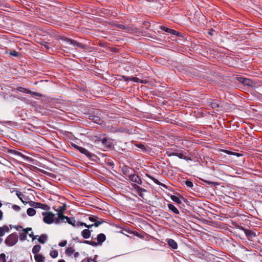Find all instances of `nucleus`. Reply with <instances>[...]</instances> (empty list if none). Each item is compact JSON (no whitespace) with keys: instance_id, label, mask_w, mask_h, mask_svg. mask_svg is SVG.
<instances>
[{"instance_id":"obj_56","label":"nucleus","mask_w":262,"mask_h":262,"mask_svg":"<svg viewBox=\"0 0 262 262\" xmlns=\"http://www.w3.org/2000/svg\"><path fill=\"white\" fill-rule=\"evenodd\" d=\"M209 34H210L211 35H212V33L211 32H209Z\"/></svg>"},{"instance_id":"obj_8","label":"nucleus","mask_w":262,"mask_h":262,"mask_svg":"<svg viewBox=\"0 0 262 262\" xmlns=\"http://www.w3.org/2000/svg\"><path fill=\"white\" fill-rule=\"evenodd\" d=\"M90 119L96 123H97L98 124H102V120L101 119L100 117L98 116L91 115L90 116Z\"/></svg>"},{"instance_id":"obj_31","label":"nucleus","mask_w":262,"mask_h":262,"mask_svg":"<svg viewBox=\"0 0 262 262\" xmlns=\"http://www.w3.org/2000/svg\"><path fill=\"white\" fill-rule=\"evenodd\" d=\"M67 43L70 45H73L74 46H76V42L74 40L68 39H67Z\"/></svg>"},{"instance_id":"obj_20","label":"nucleus","mask_w":262,"mask_h":262,"mask_svg":"<svg viewBox=\"0 0 262 262\" xmlns=\"http://www.w3.org/2000/svg\"><path fill=\"white\" fill-rule=\"evenodd\" d=\"M27 213L29 216H32L36 214V211L33 208H29L27 210Z\"/></svg>"},{"instance_id":"obj_41","label":"nucleus","mask_w":262,"mask_h":262,"mask_svg":"<svg viewBox=\"0 0 262 262\" xmlns=\"http://www.w3.org/2000/svg\"><path fill=\"white\" fill-rule=\"evenodd\" d=\"M102 223V222H101V221H97V222H96L93 225L94 226H95V227H98L100 224H101Z\"/></svg>"},{"instance_id":"obj_57","label":"nucleus","mask_w":262,"mask_h":262,"mask_svg":"<svg viewBox=\"0 0 262 262\" xmlns=\"http://www.w3.org/2000/svg\"><path fill=\"white\" fill-rule=\"evenodd\" d=\"M45 47H46V48H47V49H49V47H48V46H45Z\"/></svg>"},{"instance_id":"obj_32","label":"nucleus","mask_w":262,"mask_h":262,"mask_svg":"<svg viewBox=\"0 0 262 262\" xmlns=\"http://www.w3.org/2000/svg\"><path fill=\"white\" fill-rule=\"evenodd\" d=\"M134 186L135 189L136 190H137L139 192H141L142 191H144V189H143L142 188H140L139 186H138L137 185H134Z\"/></svg>"},{"instance_id":"obj_33","label":"nucleus","mask_w":262,"mask_h":262,"mask_svg":"<svg viewBox=\"0 0 262 262\" xmlns=\"http://www.w3.org/2000/svg\"><path fill=\"white\" fill-rule=\"evenodd\" d=\"M185 184L187 186H188V187H190V188H191L193 186V183L190 181L187 180V181H185Z\"/></svg>"},{"instance_id":"obj_39","label":"nucleus","mask_w":262,"mask_h":262,"mask_svg":"<svg viewBox=\"0 0 262 262\" xmlns=\"http://www.w3.org/2000/svg\"><path fill=\"white\" fill-rule=\"evenodd\" d=\"M67 241H63L59 243L58 245L60 247H64L67 245Z\"/></svg>"},{"instance_id":"obj_26","label":"nucleus","mask_w":262,"mask_h":262,"mask_svg":"<svg viewBox=\"0 0 262 262\" xmlns=\"http://www.w3.org/2000/svg\"><path fill=\"white\" fill-rule=\"evenodd\" d=\"M47 238L46 235L43 234L41 235L39 238H38V242L41 244H44L45 243V240Z\"/></svg>"},{"instance_id":"obj_4","label":"nucleus","mask_w":262,"mask_h":262,"mask_svg":"<svg viewBox=\"0 0 262 262\" xmlns=\"http://www.w3.org/2000/svg\"><path fill=\"white\" fill-rule=\"evenodd\" d=\"M122 79H123L125 81H128L129 80H130V81H133L135 82H138V83H146V80H141L139 78H137V77H125V76H123L122 77Z\"/></svg>"},{"instance_id":"obj_7","label":"nucleus","mask_w":262,"mask_h":262,"mask_svg":"<svg viewBox=\"0 0 262 262\" xmlns=\"http://www.w3.org/2000/svg\"><path fill=\"white\" fill-rule=\"evenodd\" d=\"M67 207V206L66 204H63L62 206H60L59 209L57 210H56V211L57 212V215L59 217V218H61L63 216V212L66 210Z\"/></svg>"},{"instance_id":"obj_12","label":"nucleus","mask_w":262,"mask_h":262,"mask_svg":"<svg viewBox=\"0 0 262 262\" xmlns=\"http://www.w3.org/2000/svg\"><path fill=\"white\" fill-rule=\"evenodd\" d=\"M167 244L169 247L173 249H176L178 247L177 243L173 239H168L167 241Z\"/></svg>"},{"instance_id":"obj_44","label":"nucleus","mask_w":262,"mask_h":262,"mask_svg":"<svg viewBox=\"0 0 262 262\" xmlns=\"http://www.w3.org/2000/svg\"><path fill=\"white\" fill-rule=\"evenodd\" d=\"M138 147H139V148H140L141 149H145V146L143 144H139L138 145Z\"/></svg>"},{"instance_id":"obj_30","label":"nucleus","mask_w":262,"mask_h":262,"mask_svg":"<svg viewBox=\"0 0 262 262\" xmlns=\"http://www.w3.org/2000/svg\"><path fill=\"white\" fill-rule=\"evenodd\" d=\"M27 238V235L25 233H22L19 234V239L21 241H25Z\"/></svg>"},{"instance_id":"obj_19","label":"nucleus","mask_w":262,"mask_h":262,"mask_svg":"<svg viewBox=\"0 0 262 262\" xmlns=\"http://www.w3.org/2000/svg\"><path fill=\"white\" fill-rule=\"evenodd\" d=\"M101 142L102 144L105 145L106 147H110L111 146L112 143L111 140L108 139L103 138L102 139Z\"/></svg>"},{"instance_id":"obj_29","label":"nucleus","mask_w":262,"mask_h":262,"mask_svg":"<svg viewBox=\"0 0 262 262\" xmlns=\"http://www.w3.org/2000/svg\"><path fill=\"white\" fill-rule=\"evenodd\" d=\"M211 106L213 108H218L220 107V104L217 102L214 101L211 102Z\"/></svg>"},{"instance_id":"obj_3","label":"nucleus","mask_w":262,"mask_h":262,"mask_svg":"<svg viewBox=\"0 0 262 262\" xmlns=\"http://www.w3.org/2000/svg\"><path fill=\"white\" fill-rule=\"evenodd\" d=\"M29 205L33 208H40L46 211H49L50 209V207L48 205L38 202L31 201Z\"/></svg>"},{"instance_id":"obj_42","label":"nucleus","mask_w":262,"mask_h":262,"mask_svg":"<svg viewBox=\"0 0 262 262\" xmlns=\"http://www.w3.org/2000/svg\"><path fill=\"white\" fill-rule=\"evenodd\" d=\"M161 29L166 32H167L168 31V30H169V28L163 26H161Z\"/></svg>"},{"instance_id":"obj_46","label":"nucleus","mask_w":262,"mask_h":262,"mask_svg":"<svg viewBox=\"0 0 262 262\" xmlns=\"http://www.w3.org/2000/svg\"><path fill=\"white\" fill-rule=\"evenodd\" d=\"M19 90L20 91V92H26L27 93V91H26V90L24 89V88H20Z\"/></svg>"},{"instance_id":"obj_52","label":"nucleus","mask_w":262,"mask_h":262,"mask_svg":"<svg viewBox=\"0 0 262 262\" xmlns=\"http://www.w3.org/2000/svg\"><path fill=\"white\" fill-rule=\"evenodd\" d=\"M58 262H66L63 259H60L58 261Z\"/></svg>"},{"instance_id":"obj_17","label":"nucleus","mask_w":262,"mask_h":262,"mask_svg":"<svg viewBox=\"0 0 262 262\" xmlns=\"http://www.w3.org/2000/svg\"><path fill=\"white\" fill-rule=\"evenodd\" d=\"M34 259L36 262H45V258L41 254H36Z\"/></svg>"},{"instance_id":"obj_35","label":"nucleus","mask_w":262,"mask_h":262,"mask_svg":"<svg viewBox=\"0 0 262 262\" xmlns=\"http://www.w3.org/2000/svg\"><path fill=\"white\" fill-rule=\"evenodd\" d=\"M168 33H170V34H174V35H177L178 34V32L174 30H172V29H169V30H168Z\"/></svg>"},{"instance_id":"obj_13","label":"nucleus","mask_w":262,"mask_h":262,"mask_svg":"<svg viewBox=\"0 0 262 262\" xmlns=\"http://www.w3.org/2000/svg\"><path fill=\"white\" fill-rule=\"evenodd\" d=\"M77 148L78 149L79 151L82 154L86 155L88 157L91 156V153L86 149L82 147L78 146H77Z\"/></svg>"},{"instance_id":"obj_25","label":"nucleus","mask_w":262,"mask_h":262,"mask_svg":"<svg viewBox=\"0 0 262 262\" xmlns=\"http://www.w3.org/2000/svg\"><path fill=\"white\" fill-rule=\"evenodd\" d=\"M50 255L52 258H55L58 256V253L57 250H52L50 252Z\"/></svg>"},{"instance_id":"obj_15","label":"nucleus","mask_w":262,"mask_h":262,"mask_svg":"<svg viewBox=\"0 0 262 262\" xmlns=\"http://www.w3.org/2000/svg\"><path fill=\"white\" fill-rule=\"evenodd\" d=\"M81 235L84 238H88L91 235V232L89 229H84L81 232Z\"/></svg>"},{"instance_id":"obj_43","label":"nucleus","mask_w":262,"mask_h":262,"mask_svg":"<svg viewBox=\"0 0 262 262\" xmlns=\"http://www.w3.org/2000/svg\"><path fill=\"white\" fill-rule=\"evenodd\" d=\"M27 93L32 94V95H36V96H40V94H38L37 93L32 92L31 91H27Z\"/></svg>"},{"instance_id":"obj_49","label":"nucleus","mask_w":262,"mask_h":262,"mask_svg":"<svg viewBox=\"0 0 262 262\" xmlns=\"http://www.w3.org/2000/svg\"><path fill=\"white\" fill-rule=\"evenodd\" d=\"M76 45L77 47H79V48H82V45L80 43H77V42H76Z\"/></svg>"},{"instance_id":"obj_53","label":"nucleus","mask_w":262,"mask_h":262,"mask_svg":"<svg viewBox=\"0 0 262 262\" xmlns=\"http://www.w3.org/2000/svg\"><path fill=\"white\" fill-rule=\"evenodd\" d=\"M3 239L2 238H0V244L2 243Z\"/></svg>"},{"instance_id":"obj_6","label":"nucleus","mask_w":262,"mask_h":262,"mask_svg":"<svg viewBox=\"0 0 262 262\" xmlns=\"http://www.w3.org/2000/svg\"><path fill=\"white\" fill-rule=\"evenodd\" d=\"M240 81L245 85H248L250 86H255V83L250 80V79L245 78H241Z\"/></svg>"},{"instance_id":"obj_54","label":"nucleus","mask_w":262,"mask_h":262,"mask_svg":"<svg viewBox=\"0 0 262 262\" xmlns=\"http://www.w3.org/2000/svg\"><path fill=\"white\" fill-rule=\"evenodd\" d=\"M2 204L1 203V202H0V208L2 207Z\"/></svg>"},{"instance_id":"obj_47","label":"nucleus","mask_w":262,"mask_h":262,"mask_svg":"<svg viewBox=\"0 0 262 262\" xmlns=\"http://www.w3.org/2000/svg\"><path fill=\"white\" fill-rule=\"evenodd\" d=\"M3 213L1 210H0V221L3 219Z\"/></svg>"},{"instance_id":"obj_23","label":"nucleus","mask_w":262,"mask_h":262,"mask_svg":"<svg viewBox=\"0 0 262 262\" xmlns=\"http://www.w3.org/2000/svg\"><path fill=\"white\" fill-rule=\"evenodd\" d=\"M75 252V250L72 247H69L67 249L66 253L69 256H71Z\"/></svg>"},{"instance_id":"obj_14","label":"nucleus","mask_w":262,"mask_h":262,"mask_svg":"<svg viewBox=\"0 0 262 262\" xmlns=\"http://www.w3.org/2000/svg\"><path fill=\"white\" fill-rule=\"evenodd\" d=\"M244 231L246 236L249 238H252L255 236V234L250 230L244 229Z\"/></svg>"},{"instance_id":"obj_10","label":"nucleus","mask_w":262,"mask_h":262,"mask_svg":"<svg viewBox=\"0 0 262 262\" xmlns=\"http://www.w3.org/2000/svg\"><path fill=\"white\" fill-rule=\"evenodd\" d=\"M10 228V226L9 227L6 225L0 227V237L4 236L5 232H8Z\"/></svg>"},{"instance_id":"obj_28","label":"nucleus","mask_w":262,"mask_h":262,"mask_svg":"<svg viewBox=\"0 0 262 262\" xmlns=\"http://www.w3.org/2000/svg\"><path fill=\"white\" fill-rule=\"evenodd\" d=\"M85 226L86 227H87L88 228H91L92 226H94L93 224H92V225H86L85 223H81V222H78L76 224V226Z\"/></svg>"},{"instance_id":"obj_1","label":"nucleus","mask_w":262,"mask_h":262,"mask_svg":"<svg viewBox=\"0 0 262 262\" xmlns=\"http://www.w3.org/2000/svg\"><path fill=\"white\" fill-rule=\"evenodd\" d=\"M41 214L43 216L42 220L43 222L47 224H51L53 223L59 224L60 223V218H59L58 216L56 217V214L52 212H43Z\"/></svg>"},{"instance_id":"obj_9","label":"nucleus","mask_w":262,"mask_h":262,"mask_svg":"<svg viewBox=\"0 0 262 262\" xmlns=\"http://www.w3.org/2000/svg\"><path fill=\"white\" fill-rule=\"evenodd\" d=\"M129 180L132 181L133 182H135L138 184H141L142 183V181L140 178L136 174H132L129 176Z\"/></svg>"},{"instance_id":"obj_22","label":"nucleus","mask_w":262,"mask_h":262,"mask_svg":"<svg viewBox=\"0 0 262 262\" xmlns=\"http://www.w3.org/2000/svg\"><path fill=\"white\" fill-rule=\"evenodd\" d=\"M41 246L39 245H35L32 248V253L34 254L37 253L40 250Z\"/></svg>"},{"instance_id":"obj_36","label":"nucleus","mask_w":262,"mask_h":262,"mask_svg":"<svg viewBox=\"0 0 262 262\" xmlns=\"http://www.w3.org/2000/svg\"><path fill=\"white\" fill-rule=\"evenodd\" d=\"M10 54L12 56L17 57L18 56V53L16 51H12L10 52Z\"/></svg>"},{"instance_id":"obj_27","label":"nucleus","mask_w":262,"mask_h":262,"mask_svg":"<svg viewBox=\"0 0 262 262\" xmlns=\"http://www.w3.org/2000/svg\"><path fill=\"white\" fill-rule=\"evenodd\" d=\"M6 254L5 253H1L0 254V262H11V261H6Z\"/></svg>"},{"instance_id":"obj_16","label":"nucleus","mask_w":262,"mask_h":262,"mask_svg":"<svg viewBox=\"0 0 262 262\" xmlns=\"http://www.w3.org/2000/svg\"><path fill=\"white\" fill-rule=\"evenodd\" d=\"M106 239L105 235L103 233H100L98 235L97 239L99 243L101 244L103 243Z\"/></svg>"},{"instance_id":"obj_55","label":"nucleus","mask_w":262,"mask_h":262,"mask_svg":"<svg viewBox=\"0 0 262 262\" xmlns=\"http://www.w3.org/2000/svg\"><path fill=\"white\" fill-rule=\"evenodd\" d=\"M207 183H208V184H211V182H209V181H207Z\"/></svg>"},{"instance_id":"obj_5","label":"nucleus","mask_w":262,"mask_h":262,"mask_svg":"<svg viewBox=\"0 0 262 262\" xmlns=\"http://www.w3.org/2000/svg\"><path fill=\"white\" fill-rule=\"evenodd\" d=\"M60 223L68 222L69 224L75 226V220L73 217H69L68 216H63L61 218H60Z\"/></svg>"},{"instance_id":"obj_34","label":"nucleus","mask_w":262,"mask_h":262,"mask_svg":"<svg viewBox=\"0 0 262 262\" xmlns=\"http://www.w3.org/2000/svg\"><path fill=\"white\" fill-rule=\"evenodd\" d=\"M84 243H85V244H89V245H91L92 246H96L97 245V244L96 242H90V241H85L84 242Z\"/></svg>"},{"instance_id":"obj_45","label":"nucleus","mask_w":262,"mask_h":262,"mask_svg":"<svg viewBox=\"0 0 262 262\" xmlns=\"http://www.w3.org/2000/svg\"><path fill=\"white\" fill-rule=\"evenodd\" d=\"M73 254H74V257H75V258H77L79 255V253L77 252H75Z\"/></svg>"},{"instance_id":"obj_18","label":"nucleus","mask_w":262,"mask_h":262,"mask_svg":"<svg viewBox=\"0 0 262 262\" xmlns=\"http://www.w3.org/2000/svg\"><path fill=\"white\" fill-rule=\"evenodd\" d=\"M168 208L174 213L177 214H179V211L173 205L169 204L168 205Z\"/></svg>"},{"instance_id":"obj_40","label":"nucleus","mask_w":262,"mask_h":262,"mask_svg":"<svg viewBox=\"0 0 262 262\" xmlns=\"http://www.w3.org/2000/svg\"><path fill=\"white\" fill-rule=\"evenodd\" d=\"M178 152H167V154L169 156H177Z\"/></svg>"},{"instance_id":"obj_50","label":"nucleus","mask_w":262,"mask_h":262,"mask_svg":"<svg viewBox=\"0 0 262 262\" xmlns=\"http://www.w3.org/2000/svg\"><path fill=\"white\" fill-rule=\"evenodd\" d=\"M89 219H90V221H91L92 222H94V220H95L94 219L93 217H90Z\"/></svg>"},{"instance_id":"obj_21","label":"nucleus","mask_w":262,"mask_h":262,"mask_svg":"<svg viewBox=\"0 0 262 262\" xmlns=\"http://www.w3.org/2000/svg\"><path fill=\"white\" fill-rule=\"evenodd\" d=\"M177 157H178L180 159H185L187 161L191 160V159L190 158H188V157H187L183 152H178L177 154Z\"/></svg>"},{"instance_id":"obj_37","label":"nucleus","mask_w":262,"mask_h":262,"mask_svg":"<svg viewBox=\"0 0 262 262\" xmlns=\"http://www.w3.org/2000/svg\"><path fill=\"white\" fill-rule=\"evenodd\" d=\"M16 194L18 196V198L21 200V201L23 203H24V201L23 200L22 198H21V195H22L21 193L19 191H16Z\"/></svg>"},{"instance_id":"obj_48","label":"nucleus","mask_w":262,"mask_h":262,"mask_svg":"<svg viewBox=\"0 0 262 262\" xmlns=\"http://www.w3.org/2000/svg\"><path fill=\"white\" fill-rule=\"evenodd\" d=\"M88 262H95V260L92 258H88Z\"/></svg>"},{"instance_id":"obj_2","label":"nucleus","mask_w":262,"mask_h":262,"mask_svg":"<svg viewBox=\"0 0 262 262\" xmlns=\"http://www.w3.org/2000/svg\"><path fill=\"white\" fill-rule=\"evenodd\" d=\"M18 242V236L16 234L9 235L5 239V243L8 246H13Z\"/></svg>"},{"instance_id":"obj_11","label":"nucleus","mask_w":262,"mask_h":262,"mask_svg":"<svg viewBox=\"0 0 262 262\" xmlns=\"http://www.w3.org/2000/svg\"><path fill=\"white\" fill-rule=\"evenodd\" d=\"M23 231L25 232L24 233L26 234V233L28 234L29 236L32 238L33 240L35 239L36 236H34L33 235V232H32V229L31 228H27L26 229H24Z\"/></svg>"},{"instance_id":"obj_51","label":"nucleus","mask_w":262,"mask_h":262,"mask_svg":"<svg viewBox=\"0 0 262 262\" xmlns=\"http://www.w3.org/2000/svg\"><path fill=\"white\" fill-rule=\"evenodd\" d=\"M16 229L18 230L19 228H21V226H17L15 227Z\"/></svg>"},{"instance_id":"obj_24","label":"nucleus","mask_w":262,"mask_h":262,"mask_svg":"<svg viewBox=\"0 0 262 262\" xmlns=\"http://www.w3.org/2000/svg\"><path fill=\"white\" fill-rule=\"evenodd\" d=\"M170 198L174 202L180 204L181 203V201L180 200V199L176 195H171L170 196Z\"/></svg>"},{"instance_id":"obj_38","label":"nucleus","mask_w":262,"mask_h":262,"mask_svg":"<svg viewBox=\"0 0 262 262\" xmlns=\"http://www.w3.org/2000/svg\"><path fill=\"white\" fill-rule=\"evenodd\" d=\"M12 208L15 210V211H19L20 209V208L19 206L17 205H14L13 206H12Z\"/></svg>"}]
</instances>
